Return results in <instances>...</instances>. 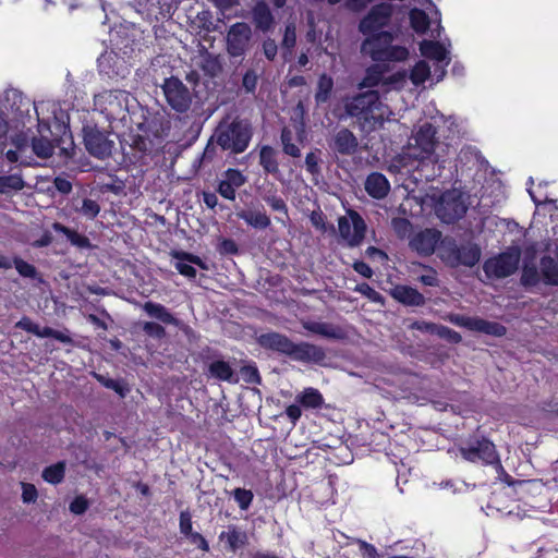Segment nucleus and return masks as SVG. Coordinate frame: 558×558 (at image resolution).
Listing matches in <instances>:
<instances>
[{"label": "nucleus", "instance_id": "052dcab7", "mask_svg": "<svg viewBox=\"0 0 558 558\" xmlns=\"http://www.w3.org/2000/svg\"><path fill=\"white\" fill-rule=\"evenodd\" d=\"M391 226L395 232L403 238L411 230V222L407 218L397 217L391 220Z\"/></svg>", "mask_w": 558, "mask_h": 558}, {"label": "nucleus", "instance_id": "9b49d317", "mask_svg": "<svg viewBox=\"0 0 558 558\" xmlns=\"http://www.w3.org/2000/svg\"><path fill=\"white\" fill-rule=\"evenodd\" d=\"M83 142L89 155L101 160L110 157L114 147V142L109 140L108 134L96 125L83 128Z\"/></svg>", "mask_w": 558, "mask_h": 558}, {"label": "nucleus", "instance_id": "f8f14e48", "mask_svg": "<svg viewBox=\"0 0 558 558\" xmlns=\"http://www.w3.org/2000/svg\"><path fill=\"white\" fill-rule=\"evenodd\" d=\"M392 5L386 2L375 4L360 21L359 31L367 37L373 36L387 26L392 15Z\"/></svg>", "mask_w": 558, "mask_h": 558}, {"label": "nucleus", "instance_id": "f704fd0d", "mask_svg": "<svg viewBox=\"0 0 558 558\" xmlns=\"http://www.w3.org/2000/svg\"><path fill=\"white\" fill-rule=\"evenodd\" d=\"M333 90V80L330 75L323 73L319 75L317 81V87L315 92V101L317 105L326 104Z\"/></svg>", "mask_w": 558, "mask_h": 558}, {"label": "nucleus", "instance_id": "7c9ffc66", "mask_svg": "<svg viewBox=\"0 0 558 558\" xmlns=\"http://www.w3.org/2000/svg\"><path fill=\"white\" fill-rule=\"evenodd\" d=\"M219 539L226 542L231 551H236L239 548L245 546L247 535L246 532L240 530L238 526L229 525L227 531L220 533Z\"/></svg>", "mask_w": 558, "mask_h": 558}, {"label": "nucleus", "instance_id": "c03bdc74", "mask_svg": "<svg viewBox=\"0 0 558 558\" xmlns=\"http://www.w3.org/2000/svg\"><path fill=\"white\" fill-rule=\"evenodd\" d=\"M263 199L274 211L280 213L284 219H289L288 206L282 197L276 193H268L263 196Z\"/></svg>", "mask_w": 558, "mask_h": 558}, {"label": "nucleus", "instance_id": "6e6552de", "mask_svg": "<svg viewBox=\"0 0 558 558\" xmlns=\"http://www.w3.org/2000/svg\"><path fill=\"white\" fill-rule=\"evenodd\" d=\"M161 89L169 107L178 113H185L192 105V94L178 77L165 78Z\"/></svg>", "mask_w": 558, "mask_h": 558}, {"label": "nucleus", "instance_id": "c9c22d12", "mask_svg": "<svg viewBox=\"0 0 558 558\" xmlns=\"http://www.w3.org/2000/svg\"><path fill=\"white\" fill-rule=\"evenodd\" d=\"M296 402L306 409H319L324 403L323 395L315 388H305L295 398Z\"/></svg>", "mask_w": 558, "mask_h": 558}, {"label": "nucleus", "instance_id": "412c9836", "mask_svg": "<svg viewBox=\"0 0 558 558\" xmlns=\"http://www.w3.org/2000/svg\"><path fill=\"white\" fill-rule=\"evenodd\" d=\"M257 343L264 349H317L308 343L293 344L286 336L278 332L262 333L257 338Z\"/></svg>", "mask_w": 558, "mask_h": 558}, {"label": "nucleus", "instance_id": "72a5a7b5", "mask_svg": "<svg viewBox=\"0 0 558 558\" xmlns=\"http://www.w3.org/2000/svg\"><path fill=\"white\" fill-rule=\"evenodd\" d=\"M259 165L266 173L277 174L279 172V162L277 151L269 145L262 146L259 150Z\"/></svg>", "mask_w": 558, "mask_h": 558}, {"label": "nucleus", "instance_id": "13d9d810", "mask_svg": "<svg viewBox=\"0 0 558 558\" xmlns=\"http://www.w3.org/2000/svg\"><path fill=\"white\" fill-rule=\"evenodd\" d=\"M213 136L205 146L201 158L198 159L199 167L211 163L217 157V144L214 143Z\"/></svg>", "mask_w": 558, "mask_h": 558}, {"label": "nucleus", "instance_id": "0e129e2a", "mask_svg": "<svg viewBox=\"0 0 558 558\" xmlns=\"http://www.w3.org/2000/svg\"><path fill=\"white\" fill-rule=\"evenodd\" d=\"M174 267L175 269L178 270V272L189 279H195L196 278V275H197V271L196 269L192 266V264L190 265V263L185 262V260H179L174 264Z\"/></svg>", "mask_w": 558, "mask_h": 558}, {"label": "nucleus", "instance_id": "473e14b6", "mask_svg": "<svg viewBox=\"0 0 558 558\" xmlns=\"http://www.w3.org/2000/svg\"><path fill=\"white\" fill-rule=\"evenodd\" d=\"M236 216L255 229H267L271 225L265 210H241Z\"/></svg>", "mask_w": 558, "mask_h": 558}, {"label": "nucleus", "instance_id": "cd10ccee", "mask_svg": "<svg viewBox=\"0 0 558 558\" xmlns=\"http://www.w3.org/2000/svg\"><path fill=\"white\" fill-rule=\"evenodd\" d=\"M52 229L58 233L64 234L68 241L71 243V245L80 250L94 248V245L92 244L90 240L85 234H81L77 231L62 225L61 222H53Z\"/></svg>", "mask_w": 558, "mask_h": 558}, {"label": "nucleus", "instance_id": "a18cd8bd", "mask_svg": "<svg viewBox=\"0 0 558 558\" xmlns=\"http://www.w3.org/2000/svg\"><path fill=\"white\" fill-rule=\"evenodd\" d=\"M12 266L15 267L20 276L24 278L35 279L38 275L36 267L33 264L22 259L19 256H14L11 259Z\"/></svg>", "mask_w": 558, "mask_h": 558}, {"label": "nucleus", "instance_id": "3c124183", "mask_svg": "<svg viewBox=\"0 0 558 558\" xmlns=\"http://www.w3.org/2000/svg\"><path fill=\"white\" fill-rule=\"evenodd\" d=\"M240 374L242 379L246 384L260 385L262 377L257 369V366L254 363H248L240 368Z\"/></svg>", "mask_w": 558, "mask_h": 558}, {"label": "nucleus", "instance_id": "423d86ee", "mask_svg": "<svg viewBox=\"0 0 558 558\" xmlns=\"http://www.w3.org/2000/svg\"><path fill=\"white\" fill-rule=\"evenodd\" d=\"M130 93L122 89L105 92L97 99L101 113L109 121H122L129 112Z\"/></svg>", "mask_w": 558, "mask_h": 558}, {"label": "nucleus", "instance_id": "2f4dec72", "mask_svg": "<svg viewBox=\"0 0 558 558\" xmlns=\"http://www.w3.org/2000/svg\"><path fill=\"white\" fill-rule=\"evenodd\" d=\"M542 280L547 286L558 287V263L554 257L544 255L539 260Z\"/></svg>", "mask_w": 558, "mask_h": 558}, {"label": "nucleus", "instance_id": "393cba45", "mask_svg": "<svg viewBox=\"0 0 558 558\" xmlns=\"http://www.w3.org/2000/svg\"><path fill=\"white\" fill-rule=\"evenodd\" d=\"M144 312L151 318L166 325L181 326L183 323L177 318L165 305L147 301L143 305Z\"/></svg>", "mask_w": 558, "mask_h": 558}, {"label": "nucleus", "instance_id": "de8ad7c7", "mask_svg": "<svg viewBox=\"0 0 558 558\" xmlns=\"http://www.w3.org/2000/svg\"><path fill=\"white\" fill-rule=\"evenodd\" d=\"M32 148L35 155L40 158H49L53 154V146L50 141L44 137H34L32 140Z\"/></svg>", "mask_w": 558, "mask_h": 558}, {"label": "nucleus", "instance_id": "7ed1b4c3", "mask_svg": "<svg viewBox=\"0 0 558 558\" xmlns=\"http://www.w3.org/2000/svg\"><path fill=\"white\" fill-rule=\"evenodd\" d=\"M395 36L389 31L379 32L364 39L362 51L375 62H401L408 59L409 50L403 46L392 45Z\"/></svg>", "mask_w": 558, "mask_h": 558}, {"label": "nucleus", "instance_id": "4d7b16f0", "mask_svg": "<svg viewBox=\"0 0 558 558\" xmlns=\"http://www.w3.org/2000/svg\"><path fill=\"white\" fill-rule=\"evenodd\" d=\"M233 496L242 510L248 509L254 498L253 493L245 488H235L233 490Z\"/></svg>", "mask_w": 558, "mask_h": 558}, {"label": "nucleus", "instance_id": "09e8293b", "mask_svg": "<svg viewBox=\"0 0 558 558\" xmlns=\"http://www.w3.org/2000/svg\"><path fill=\"white\" fill-rule=\"evenodd\" d=\"M25 183L20 174H9L0 177V192L8 190L21 191Z\"/></svg>", "mask_w": 558, "mask_h": 558}, {"label": "nucleus", "instance_id": "8fccbe9b", "mask_svg": "<svg viewBox=\"0 0 558 558\" xmlns=\"http://www.w3.org/2000/svg\"><path fill=\"white\" fill-rule=\"evenodd\" d=\"M141 330L144 333V336L148 338H153L156 340H161L166 338L167 331L165 327H162L160 324L155 322H145L141 325Z\"/></svg>", "mask_w": 558, "mask_h": 558}, {"label": "nucleus", "instance_id": "603ef678", "mask_svg": "<svg viewBox=\"0 0 558 558\" xmlns=\"http://www.w3.org/2000/svg\"><path fill=\"white\" fill-rule=\"evenodd\" d=\"M320 154H322V151L318 148L306 154L305 167H306V171L312 175H318L322 172L320 166H319V163L322 161Z\"/></svg>", "mask_w": 558, "mask_h": 558}, {"label": "nucleus", "instance_id": "bb28decb", "mask_svg": "<svg viewBox=\"0 0 558 558\" xmlns=\"http://www.w3.org/2000/svg\"><path fill=\"white\" fill-rule=\"evenodd\" d=\"M145 10L149 19L159 22L171 17L173 4L171 0H145Z\"/></svg>", "mask_w": 558, "mask_h": 558}, {"label": "nucleus", "instance_id": "2eb2a0df", "mask_svg": "<svg viewBox=\"0 0 558 558\" xmlns=\"http://www.w3.org/2000/svg\"><path fill=\"white\" fill-rule=\"evenodd\" d=\"M441 240V232L437 229H425L417 232L411 240L410 246L421 256H430Z\"/></svg>", "mask_w": 558, "mask_h": 558}, {"label": "nucleus", "instance_id": "a211bd4d", "mask_svg": "<svg viewBox=\"0 0 558 558\" xmlns=\"http://www.w3.org/2000/svg\"><path fill=\"white\" fill-rule=\"evenodd\" d=\"M436 134L437 129L432 123L426 122L420 126L415 135L416 145L422 149V153L425 154L423 159L427 158L434 162L438 161L435 157V147L438 144Z\"/></svg>", "mask_w": 558, "mask_h": 558}, {"label": "nucleus", "instance_id": "f03ea898", "mask_svg": "<svg viewBox=\"0 0 558 558\" xmlns=\"http://www.w3.org/2000/svg\"><path fill=\"white\" fill-rule=\"evenodd\" d=\"M253 129L247 120L234 118L232 121H221L213 135L222 150L238 155L244 153L252 140Z\"/></svg>", "mask_w": 558, "mask_h": 558}, {"label": "nucleus", "instance_id": "c756f323", "mask_svg": "<svg viewBox=\"0 0 558 558\" xmlns=\"http://www.w3.org/2000/svg\"><path fill=\"white\" fill-rule=\"evenodd\" d=\"M388 71V66L380 64L379 62L369 65L362 81L359 83L360 88H373L378 86L380 83L384 84V75Z\"/></svg>", "mask_w": 558, "mask_h": 558}, {"label": "nucleus", "instance_id": "5701e85b", "mask_svg": "<svg viewBox=\"0 0 558 558\" xmlns=\"http://www.w3.org/2000/svg\"><path fill=\"white\" fill-rule=\"evenodd\" d=\"M390 295L405 306H423L425 304V296L410 286L397 284L390 290Z\"/></svg>", "mask_w": 558, "mask_h": 558}, {"label": "nucleus", "instance_id": "49530a36", "mask_svg": "<svg viewBox=\"0 0 558 558\" xmlns=\"http://www.w3.org/2000/svg\"><path fill=\"white\" fill-rule=\"evenodd\" d=\"M74 209L90 220L95 219L100 213L99 204L92 198H84L81 206L75 205Z\"/></svg>", "mask_w": 558, "mask_h": 558}, {"label": "nucleus", "instance_id": "37998d69", "mask_svg": "<svg viewBox=\"0 0 558 558\" xmlns=\"http://www.w3.org/2000/svg\"><path fill=\"white\" fill-rule=\"evenodd\" d=\"M94 375L104 387L116 391L121 398H124L130 392V388L123 380L112 379L100 374Z\"/></svg>", "mask_w": 558, "mask_h": 558}, {"label": "nucleus", "instance_id": "5fc2aeb1", "mask_svg": "<svg viewBox=\"0 0 558 558\" xmlns=\"http://www.w3.org/2000/svg\"><path fill=\"white\" fill-rule=\"evenodd\" d=\"M354 291L362 294L363 296L367 298L369 301H372L374 303H383L384 302V296L366 282L356 284V287L354 288Z\"/></svg>", "mask_w": 558, "mask_h": 558}, {"label": "nucleus", "instance_id": "6e6d98bb", "mask_svg": "<svg viewBox=\"0 0 558 558\" xmlns=\"http://www.w3.org/2000/svg\"><path fill=\"white\" fill-rule=\"evenodd\" d=\"M172 256L179 260H185L192 265L198 266L201 269L207 270V264L198 256L190 252L174 251Z\"/></svg>", "mask_w": 558, "mask_h": 558}, {"label": "nucleus", "instance_id": "4be33fe9", "mask_svg": "<svg viewBox=\"0 0 558 558\" xmlns=\"http://www.w3.org/2000/svg\"><path fill=\"white\" fill-rule=\"evenodd\" d=\"M364 189L372 198L383 199L390 191V182L385 174L374 171L366 177Z\"/></svg>", "mask_w": 558, "mask_h": 558}, {"label": "nucleus", "instance_id": "c85d7f7f", "mask_svg": "<svg viewBox=\"0 0 558 558\" xmlns=\"http://www.w3.org/2000/svg\"><path fill=\"white\" fill-rule=\"evenodd\" d=\"M208 373L211 377L219 380L233 384H236L239 381L230 363L222 360H216L209 363Z\"/></svg>", "mask_w": 558, "mask_h": 558}, {"label": "nucleus", "instance_id": "f257e3e1", "mask_svg": "<svg viewBox=\"0 0 558 558\" xmlns=\"http://www.w3.org/2000/svg\"><path fill=\"white\" fill-rule=\"evenodd\" d=\"M343 110L354 119L362 131L372 132L383 126L390 113L377 90H366L343 98Z\"/></svg>", "mask_w": 558, "mask_h": 558}, {"label": "nucleus", "instance_id": "69168bd1", "mask_svg": "<svg viewBox=\"0 0 558 558\" xmlns=\"http://www.w3.org/2000/svg\"><path fill=\"white\" fill-rule=\"evenodd\" d=\"M22 500L25 504L35 502L38 496L35 485L28 483H22Z\"/></svg>", "mask_w": 558, "mask_h": 558}, {"label": "nucleus", "instance_id": "4c0bfd02", "mask_svg": "<svg viewBox=\"0 0 558 558\" xmlns=\"http://www.w3.org/2000/svg\"><path fill=\"white\" fill-rule=\"evenodd\" d=\"M410 25L415 33L425 34L429 27V17L427 13L422 9H412L410 11Z\"/></svg>", "mask_w": 558, "mask_h": 558}, {"label": "nucleus", "instance_id": "9d476101", "mask_svg": "<svg viewBox=\"0 0 558 558\" xmlns=\"http://www.w3.org/2000/svg\"><path fill=\"white\" fill-rule=\"evenodd\" d=\"M481 248L477 244L468 243L458 245L454 241L446 242L442 246L441 258L452 266H475L481 258Z\"/></svg>", "mask_w": 558, "mask_h": 558}, {"label": "nucleus", "instance_id": "680f3d73", "mask_svg": "<svg viewBox=\"0 0 558 558\" xmlns=\"http://www.w3.org/2000/svg\"><path fill=\"white\" fill-rule=\"evenodd\" d=\"M262 49H263V53H264L265 58L268 61L275 60L277 52H278V46H277L275 39L269 38V37L266 38L262 44Z\"/></svg>", "mask_w": 558, "mask_h": 558}, {"label": "nucleus", "instance_id": "ea45409f", "mask_svg": "<svg viewBox=\"0 0 558 558\" xmlns=\"http://www.w3.org/2000/svg\"><path fill=\"white\" fill-rule=\"evenodd\" d=\"M65 474V462L60 461L56 464L47 466L43 471V478L53 485L61 483Z\"/></svg>", "mask_w": 558, "mask_h": 558}, {"label": "nucleus", "instance_id": "ddd939ff", "mask_svg": "<svg viewBox=\"0 0 558 558\" xmlns=\"http://www.w3.org/2000/svg\"><path fill=\"white\" fill-rule=\"evenodd\" d=\"M451 322L459 327L466 328L468 330L495 337H502L507 332V328L502 324L489 322L481 317L456 315L451 318Z\"/></svg>", "mask_w": 558, "mask_h": 558}, {"label": "nucleus", "instance_id": "58836bf2", "mask_svg": "<svg viewBox=\"0 0 558 558\" xmlns=\"http://www.w3.org/2000/svg\"><path fill=\"white\" fill-rule=\"evenodd\" d=\"M541 281V272L534 264H524L522 267V274L520 283L525 289L535 287Z\"/></svg>", "mask_w": 558, "mask_h": 558}, {"label": "nucleus", "instance_id": "774afa93", "mask_svg": "<svg viewBox=\"0 0 558 558\" xmlns=\"http://www.w3.org/2000/svg\"><path fill=\"white\" fill-rule=\"evenodd\" d=\"M360 550L362 551L363 556L365 558H381L380 555L377 553V549L372 544H368L365 541H357Z\"/></svg>", "mask_w": 558, "mask_h": 558}, {"label": "nucleus", "instance_id": "20e7f679", "mask_svg": "<svg viewBox=\"0 0 558 558\" xmlns=\"http://www.w3.org/2000/svg\"><path fill=\"white\" fill-rule=\"evenodd\" d=\"M462 457L470 462H482L483 464L495 465L496 470L505 473L495 445L486 438L470 439L460 448Z\"/></svg>", "mask_w": 558, "mask_h": 558}, {"label": "nucleus", "instance_id": "e2e57ef3", "mask_svg": "<svg viewBox=\"0 0 558 558\" xmlns=\"http://www.w3.org/2000/svg\"><path fill=\"white\" fill-rule=\"evenodd\" d=\"M218 251L222 255H238L239 246L233 239H223L218 245Z\"/></svg>", "mask_w": 558, "mask_h": 558}, {"label": "nucleus", "instance_id": "6ab92c4d", "mask_svg": "<svg viewBox=\"0 0 558 558\" xmlns=\"http://www.w3.org/2000/svg\"><path fill=\"white\" fill-rule=\"evenodd\" d=\"M15 328L25 330L29 333L37 336L38 338H53L61 342L68 343L71 342V338L59 330H54L51 327L45 326L40 327L38 324L34 323L29 317H22L16 324Z\"/></svg>", "mask_w": 558, "mask_h": 558}, {"label": "nucleus", "instance_id": "79ce46f5", "mask_svg": "<svg viewBox=\"0 0 558 558\" xmlns=\"http://www.w3.org/2000/svg\"><path fill=\"white\" fill-rule=\"evenodd\" d=\"M430 76V66L424 60L417 61L410 72V80L414 85L425 83Z\"/></svg>", "mask_w": 558, "mask_h": 558}, {"label": "nucleus", "instance_id": "39448f33", "mask_svg": "<svg viewBox=\"0 0 558 558\" xmlns=\"http://www.w3.org/2000/svg\"><path fill=\"white\" fill-rule=\"evenodd\" d=\"M520 251L518 248L505 251L487 258L483 270L488 279H504L513 275L519 267Z\"/></svg>", "mask_w": 558, "mask_h": 558}, {"label": "nucleus", "instance_id": "338daca9", "mask_svg": "<svg viewBox=\"0 0 558 558\" xmlns=\"http://www.w3.org/2000/svg\"><path fill=\"white\" fill-rule=\"evenodd\" d=\"M88 508V501L84 496H77L70 504V511L74 514H83Z\"/></svg>", "mask_w": 558, "mask_h": 558}, {"label": "nucleus", "instance_id": "f3484780", "mask_svg": "<svg viewBox=\"0 0 558 558\" xmlns=\"http://www.w3.org/2000/svg\"><path fill=\"white\" fill-rule=\"evenodd\" d=\"M290 361L302 362L304 364L318 365L324 367H336L337 363L332 360L330 353L335 351H282Z\"/></svg>", "mask_w": 558, "mask_h": 558}, {"label": "nucleus", "instance_id": "1a4fd4ad", "mask_svg": "<svg viewBox=\"0 0 558 558\" xmlns=\"http://www.w3.org/2000/svg\"><path fill=\"white\" fill-rule=\"evenodd\" d=\"M366 229L365 220L353 209L348 210V216L338 219L339 235L350 247L359 246L363 242Z\"/></svg>", "mask_w": 558, "mask_h": 558}, {"label": "nucleus", "instance_id": "864d4df0", "mask_svg": "<svg viewBox=\"0 0 558 558\" xmlns=\"http://www.w3.org/2000/svg\"><path fill=\"white\" fill-rule=\"evenodd\" d=\"M305 328L314 333L328 337V338H336L337 333L332 325L327 323H318V322H312L307 323L305 325Z\"/></svg>", "mask_w": 558, "mask_h": 558}, {"label": "nucleus", "instance_id": "a19ab883", "mask_svg": "<svg viewBox=\"0 0 558 558\" xmlns=\"http://www.w3.org/2000/svg\"><path fill=\"white\" fill-rule=\"evenodd\" d=\"M295 44H296L295 26L293 24H288L284 27L283 38L281 41L282 56L284 59H288L289 57L292 56Z\"/></svg>", "mask_w": 558, "mask_h": 558}, {"label": "nucleus", "instance_id": "bf43d9fd", "mask_svg": "<svg viewBox=\"0 0 558 558\" xmlns=\"http://www.w3.org/2000/svg\"><path fill=\"white\" fill-rule=\"evenodd\" d=\"M258 76L254 70H247L242 77V86L247 93H254L257 87Z\"/></svg>", "mask_w": 558, "mask_h": 558}, {"label": "nucleus", "instance_id": "0eeeda50", "mask_svg": "<svg viewBox=\"0 0 558 558\" xmlns=\"http://www.w3.org/2000/svg\"><path fill=\"white\" fill-rule=\"evenodd\" d=\"M253 33L245 22L232 24L226 35V51L230 58L243 59L251 48Z\"/></svg>", "mask_w": 558, "mask_h": 558}, {"label": "nucleus", "instance_id": "dca6fc26", "mask_svg": "<svg viewBox=\"0 0 558 558\" xmlns=\"http://www.w3.org/2000/svg\"><path fill=\"white\" fill-rule=\"evenodd\" d=\"M223 179H221L217 186V193L228 201H234L236 197V190L243 186L247 179L239 170L229 168L223 172Z\"/></svg>", "mask_w": 558, "mask_h": 558}, {"label": "nucleus", "instance_id": "4468645a", "mask_svg": "<svg viewBox=\"0 0 558 558\" xmlns=\"http://www.w3.org/2000/svg\"><path fill=\"white\" fill-rule=\"evenodd\" d=\"M466 210L468 207L460 195H444L437 206V215L446 223L458 221Z\"/></svg>", "mask_w": 558, "mask_h": 558}, {"label": "nucleus", "instance_id": "aec40b11", "mask_svg": "<svg viewBox=\"0 0 558 558\" xmlns=\"http://www.w3.org/2000/svg\"><path fill=\"white\" fill-rule=\"evenodd\" d=\"M420 52L423 57L435 60L438 63H442L440 66V77H442L446 73L445 68L450 62V57L448 50L444 47L442 44L436 40H427L424 39L420 43Z\"/></svg>", "mask_w": 558, "mask_h": 558}, {"label": "nucleus", "instance_id": "e433bc0d", "mask_svg": "<svg viewBox=\"0 0 558 558\" xmlns=\"http://www.w3.org/2000/svg\"><path fill=\"white\" fill-rule=\"evenodd\" d=\"M199 69L204 72L205 75L211 78L218 76L222 71V64L219 56L205 51L201 58Z\"/></svg>", "mask_w": 558, "mask_h": 558}, {"label": "nucleus", "instance_id": "a878e982", "mask_svg": "<svg viewBox=\"0 0 558 558\" xmlns=\"http://www.w3.org/2000/svg\"><path fill=\"white\" fill-rule=\"evenodd\" d=\"M252 19L255 27L262 32L270 31L275 25V17L269 5L264 1H258L252 9Z\"/></svg>", "mask_w": 558, "mask_h": 558}, {"label": "nucleus", "instance_id": "b1692460", "mask_svg": "<svg viewBox=\"0 0 558 558\" xmlns=\"http://www.w3.org/2000/svg\"><path fill=\"white\" fill-rule=\"evenodd\" d=\"M357 146L356 136L347 128H342L333 136L332 149L340 155H352L356 151Z\"/></svg>", "mask_w": 558, "mask_h": 558}]
</instances>
